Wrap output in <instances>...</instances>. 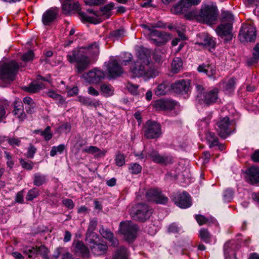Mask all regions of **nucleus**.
<instances>
[{
    "instance_id": "1",
    "label": "nucleus",
    "mask_w": 259,
    "mask_h": 259,
    "mask_svg": "<svg viewBox=\"0 0 259 259\" xmlns=\"http://www.w3.org/2000/svg\"><path fill=\"white\" fill-rule=\"evenodd\" d=\"M137 60L133 61L130 65V72L133 77L143 76L149 79L159 75V69L153 65L151 60L150 50L140 48L137 52Z\"/></svg>"
},
{
    "instance_id": "2",
    "label": "nucleus",
    "mask_w": 259,
    "mask_h": 259,
    "mask_svg": "<svg viewBox=\"0 0 259 259\" xmlns=\"http://www.w3.org/2000/svg\"><path fill=\"white\" fill-rule=\"evenodd\" d=\"M99 53V48L96 42L84 47L75 48L68 52L66 58L70 63H76V71L81 73L86 70L91 64L90 58L87 55L96 56Z\"/></svg>"
},
{
    "instance_id": "3",
    "label": "nucleus",
    "mask_w": 259,
    "mask_h": 259,
    "mask_svg": "<svg viewBox=\"0 0 259 259\" xmlns=\"http://www.w3.org/2000/svg\"><path fill=\"white\" fill-rule=\"evenodd\" d=\"M219 11L215 3L209 2L201 5L197 19L200 22L208 24H214L218 19Z\"/></svg>"
},
{
    "instance_id": "4",
    "label": "nucleus",
    "mask_w": 259,
    "mask_h": 259,
    "mask_svg": "<svg viewBox=\"0 0 259 259\" xmlns=\"http://www.w3.org/2000/svg\"><path fill=\"white\" fill-rule=\"evenodd\" d=\"M24 65H19L15 61H11L0 64V79L10 83L15 78L19 67H24Z\"/></svg>"
},
{
    "instance_id": "5",
    "label": "nucleus",
    "mask_w": 259,
    "mask_h": 259,
    "mask_svg": "<svg viewBox=\"0 0 259 259\" xmlns=\"http://www.w3.org/2000/svg\"><path fill=\"white\" fill-rule=\"evenodd\" d=\"M232 124L231 121L227 116L220 117L216 122L215 127L219 136L225 139L230 136L234 130L232 128Z\"/></svg>"
},
{
    "instance_id": "6",
    "label": "nucleus",
    "mask_w": 259,
    "mask_h": 259,
    "mask_svg": "<svg viewBox=\"0 0 259 259\" xmlns=\"http://www.w3.org/2000/svg\"><path fill=\"white\" fill-rule=\"evenodd\" d=\"M201 0H181L179 3L174 6L172 12L176 14H185L186 18L190 19L193 12L187 13L192 6L198 5Z\"/></svg>"
},
{
    "instance_id": "7",
    "label": "nucleus",
    "mask_w": 259,
    "mask_h": 259,
    "mask_svg": "<svg viewBox=\"0 0 259 259\" xmlns=\"http://www.w3.org/2000/svg\"><path fill=\"white\" fill-rule=\"evenodd\" d=\"M152 213V209L143 203L136 205L135 210L131 213L132 218L139 222H145L149 219Z\"/></svg>"
},
{
    "instance_id": "8",
    "label": "nucleus",
    "mask_w": 259,
    "mask_h": 259,
    "mask_svg": "<svg viewBox=\"0 0 259 259\" xmlns=\"http://www.w3.org/2000/svg\"><path fill=\"white\" fill-rule=\"evenodd\" d=\"M144 136L148 139H157L162 134L161 127L158 122L148 120L144 127Z\"/></svg>"
},
{
    "instance_id": "9",
    "label": "nucleus",
    "mask_w": 259,
    "mask_h": 259,
    "mask_svg": "<svg viewBox=\"0 0 259 259\" xmlns=\"http://www.w3.org/2000/svg\"><path fill=\"white\" fill-rule=\"evenodd\" d=\"M138 230L137 226L131 221L122 222L120 223V231L128 241H133L135 239Z\"/></svg>"
},
{
    "instance_id": "10",
    "label": "nucleus",
    "mask_w": 259,
    "mask_h": 259,
    "mask_svg": "<svg viewBox=\"0 0 259 259\" xmlns=\"http://www.w3.org/2000/svg\"><path fill=\"white\" fill-rule=\"evenodd\" d=\"M107 78L109 79H115L120 76L124 72L123 68L116 59H110L106 64Z\"/></svg>"
},
{
    "instance_id": "11",
    "label": "nucleus",
    "mask_w": 259,
    "mask_h": 259,
    "mask_svg": "<svg viewBox=\"0 0 259 259\" xmlns=\"http://www.w3.org/2000/svg\"><path fill=\"white\" fill-rule=\"evenodd\" d=\"M239 37L241 42L254 41L256 38L255 27L251 24H243L240 30Z\"/></svg>"
},
{
    "instance_id": "12",
    "label": "nucleus",
    "mask_w": 259,
    "mask_h": 259,
    "mask_svg": "<svg viewBox=\"0 0 259 259\" xmlns=\"http://www.w3.org/2000/svg\"><path fill=\"white\" fill-rule=\"evenodd\" d=\"M232 25L231 23L221 24L215 29L217 34L223 39L225 42L230 41L233 38Z\"/></svg>"
},
{
    "instance_id": "13",
    "label": "nucleus",
    "mask_w": 259,
    "mask_h": 259,
    "mask_svg": "<svg viewBox=\"0 0 259 259\" xmlns=\"http://www.w3.org/2000/svg\"><path fill=\"white\" fill-rule=\"evenodd\" d=\"M148 38L152 44L156 46L163 45L169 39V35L167 33L156 30L151 31Z\"/></svg>"
},
{
    "instance_id": "14",
    "label": "nucleus",
    "mask_w": 259,
    "mask_h": 259,
    "mask_svg": "<svg viewBox=\"0 0 259 259\" xmlns=\"http://www.w3.org/2000/svg\"><path fill=\"white\" fill-rule=\"evenodd\" d=\"M146 198L148 201H153L156 203L164 204L168 200V198L163 195L161 192L156 189H150L146 193Z\"/></svg>"
},
{
    "instance_id": "15",
    "label": "nucleus",
    "mask_w": 259,
    "mask_h": 259,
    "mask_svg": "<svg viewBox=\"0 0 259 259\" xmlns=\"http://www.w3.org/2000/svg\"><path fill=\"white\" fill-rule=\"evenodd\" d=\"M173 200L175 204L182 208H187L192 205L191 198L186 192L175 194L173 196Z\"/></svg>"
},
{
    "instance_id": "16",
    "label": "nucleus",
    "mask_w": 259,
    "mask_h": 259,
    "mask_svg": "<svg viewBox=\"0 0 259 259\" xmlns=\"http://www.w3.org/2000/svg\"><path fill=\"white\" fill-rule=\"evenodd\" d=\"M83 78L90 83L97 84L105 77L104 72L95 68L83 75Z\"/></svg>"
},
{
    "instance_id": "17",
    "label": "nucleus",
    "mask_w": 259,
    "mask_h": 259,
    "mask_svg": "<svg viewBox=\"0 0 259 259\" xmlns=\"http://www.w3.org/2000/svg\"><path fill=\"white\" fill-rule=\"evenodd\" d=\"M148 156L154 162L162 165H167L172 162L170 156L160 155L158 151L152 149L148 153Z\"/></svg>"
},
{
    "instance_id": "18",
    "label": "nucleus",
    "mask_w": 259,
    "mask_h": 259,
    "mask_svg": "<svg viewBox=\"0 0 259 259\" xmlns=\"http://www.w3.org/2000/svg\"><path fill=\"white\" fill-rule=\"evenodd\" d=\"M191 81L189 79L177 80L171 84V90L176 93L184 94L190 91Z\"/></svg>"
},
{
    "instance_id": "19",
    "label": "nucleus",
    "mask_w": 259,
    "mask_h": 259,
    "mask_svg": "<svg viewBox=\"0 0 259 259\" xmlns=\"http://www.w3.org/2000/svg\"><path fill=\"white\" fill-rule=\"evenodd\" d=\"M219 90L217 89H213L208 92H205L203 97L199 99L198 102L200 104L209 105L214 103L218 98Z\"/></svg>"
},
{
    "instance_id": "20",
    "label": "nucleus",
    "mask_w": 259,
    "mask_h": 259,
    "mask_svg": "<svg viewBox=\"0 0 259 259\" xmlns=\"http://www.w3.org/2000/svg\"><path fill=\"white\" fill-rule=\"evenodd\" d=\"M155 107L159 110H171L179 106V103L171 100H159L155 103Z\"/></svg>"
},
{
    "instance_id": "21",
    "label": "nucleus",
    "mask_w": 259,
    "mask_h": 259,
    "mask_svg": "<svg viewBox=\"0 0 259 259\" xmlns=\"http://www.w3.org/2000/svg\"><path fill=\"white\" fill-rule=\"evenodd\" d=\"M197 70L199 72L205 73L210 79L216 78V67L212 64L203 63L198 66Z\"/></svg>"
},
{
    "instance_id": "22",
    "label": "nucleus",
    "mask_w": 259,
    "mask_h": 259,
    "mask_svg": "<svg viewBox=\"0 0 259 259\" xmlns=\"http://www.w3.org/2000/svg\"><path fill=\"white\" fill-rule=\"evenodd\" d=\"M58 10L52 8L45 11L42 16V22L45 25H50L57 18Z\"/></svg>"
},
{
    "instance_id": "23",
    "label": "nucleus",
    "mask_w": 259,
    "mask_h": 259,
    "mask_svg": "<svg viewBox=\"0 0 259 259\" xmlns=\"http://www.w3.org/2000/svg\"><path fill=\"white\" fill-rule=\"evenodd\" d=\"M196 44L203 47H214L215 46V42L212 37L204 33L197 35Z\"/></svg>"
},
{
    "instance_id": "24",
    "label": "nucleus",
    "mask_w": 259,
    "mask_h": 259,
    "mask_svg": "<svg viewBox=\"0 0 259 259\" xmlns=\"http://www.w3.org/2000/svg\"><path fill=\"white\" fill-rule=\"evenodd\" d=\"M73 246L75 252L79 253L82 257H89L90 256L89 249L83 242L79 240H74Z\"/></svg>"
},
{
    "instance_id": "25",
    "label": "nucleus",
    "mask_w": 259,
    "mask_h": 259,
    "mask_svg": "<svg viewBox=\"0 0 259 259\" xmlns=\"http://www.w3.org/2000/svg\"><path fill=\"white\" fill-rule=\"evenodd\" d=\"M247 174L248 181L252 184H259V168L255 166L250 167Z\"/></svg>"
},
{
    "instance_id": "26",
    "label": "nucleus",
    "mask_w": 259,
    "mask_h": 259,
    "mask_svg": "<svg viewBox=\"0 0 259 259\" xmlns=\"http://www.w3.org/2000/svg\"><path fill=\"white\" fill-rule=\"evenodd\" d=\"M79 9V4L77 2L72 4L71 0H65L62 5V11L65 14H68L72 11L78 10Z\"/></svg>"
},
{
    "instance_id": "27",
    "label": "nucleus",
    "mask_w": 259,
    "mask_h": 259,
    "mask_svg": "<svg viewBox=\"0 0 259 259\" xmlns=\"http://www.w3.org/2000/svg\"><path fill=\"white\" fill-rule=\"evenodd\" d=\"M100 233L104 238L109 240L112 246H116L118 244V240L114 237L113 233L109 230L101 228L100 229Z\"/></svg>"
},
{
    "instance_id": "28",
    "label": "nucleus",
    "mask_w": 259,
    "mask_h": 259,
    "mask_svg": "<svg viewBox=\"0 0 259 259\" xmlns=\"http://www.w3.org/2000/svg\"><path fill=\"white\" fill-rule=\"evenodd\" d=\"M78 100L82 105L97 108L101 104L99 100L96 99L92 100L89 97L80 96L79 97Z\"/></svg>"
},
{
    "instance_id": "29",
    "label": "nucleus",
    "mask_w": 259,
    "mask_h": 259,
    "mask_svg": "<svg viewBox=\"0 0 259 259\" xmlns=\"http://www.w3.org/2000/svg\"><path fill=\"white\" fill-rule=\"evenodd\" d=\"M108 246L106 244L98 243L90 249L92 253L96 255L104 254L107 250Z\"/></svg>"
},
{
    "instance_id": "30",
    "label": "nucleus",
    "mask_w": 259,
    "mask_h": 259,
    "mask_svg": "<svg viewBox=\"0 0 259 259\" xmlns=\"http://www.w3.org/2000/svg\"><path fill=\"white\" fill-rule=\"evenodd\" d=\"M100 90L101 94L106 97H110L114 94V89L109 83H102L100 86Z\"/></svg>"
},
{
    "instance_id": "31",
    "label": "nucleus",
    "mask_w": 259,
    "mask_h": 259,
    "mask_svg": "<svg viewBox=\"0 0 259 259\" xmlns=\"http://www.w3.org/2000/svg\"><path fill=\"white\" fill-rule=\"evenodd\" d=\"M154 92L155 95L158 96L166 95L169 92L168 83L163 81L157 85Z\"/></svg>"
},
{
    "instance_id": "32",
    "label": "nucleus",
    "mask_w": 259,
    "mask_h": 259,
    "mask_svg": "<svg viewBox=\"0 0 259 259\" xmlns=\"http://www.w3.org/2000/svg\"><path fill=\"white\" fill-rule=\"evenodd\" d=\"M45 88L42 82L37 81H33L28 87H26L25 90L29 93H34Z\"/></svg>"
},
{
    "instance_id": "33",
    "label": "nucleus",
    "mask_w": 259,
    "mask_h": 259,
    "mask_svg": "<svg viewBox=\"0 0 259 259\" xmlns=\"http://www.w3.org/2000/svg\"><path fill=\"white\" fill-rule=\"evenodd\" d=\"M47 180V176L39 172L35 173L33 175V184L36 186L42 185L46 183Z\"/></svg>"
},
{
    "instance_id": "34",
    "label": "nucleus",
    "mask_w": 259,
    "mask_h": 259,
    "mask_svg": "<svg viewBox=\"0 0 259 259\" xmlns=\"http://www.w3.org/2000/svg\"><path fill=\"white\" fill-rule=\"evenodd\" d=\"M99 235L97 234H86L85 241L90 248L98 243Z\"/></svg>"
},
{
    "instance_id": "35",
    "label": "nucleus",
    "mask_w": 259,
    "mask_h": 259,
    "mask_svg": "<svg viewBox=\"0 0 259 259\" xmlns=\"http://www.w3.org/2000/svg\"><path fill=\"white\" fill-rule=\"evenodd\" d=\"M206 139L209 143L210 148H212L218 145L219 139L214 133L208 131L206 134Z\"/></svg>"
},
{
    "instance_id": "36",
    "label": "nucleus",
    "mask_w": 259,
    "mask_h": 259,
    "mask_svg": "<svg viewBox=\"0 0 259 259\" xmlns=\"http://www.w3.org/2000/svg\"><path fill=\"white\" fill-rule=\"evenodd\" d=\"M183 62L181 58L177 57L175 58L171 63V71L174 73L179 72L182 69Z\"/></svg>"
},
{
    "instance_id": "37",
    "label": "nucleus",
    "mask_w": 259,
    "mask_h": 259,
    "mask_svg": "<svg viewBox=\"0 0 259 259\" xmlns=\"http://www.w3.org/2000/svg\"><path fill=\"white\" fill-rule=\"evenodd\" d=\"M83 151L85 153H88L89 154H95L96 153V156L97 157H101L102 156H104L106 153V151H102L101 150L98 148L97 147L91 146L87 148H85L83 150Z\"/></svg>"
},
{
    "instance_id": "38",
    "label": "nucleus",
    "mask_w": 259,
    "mask_h": 259,
    "mask_svg": "<svg viewBox=\"0 0 259 259\" xmlns=\"http://www.w3.org/2000/svg\"><path fill=\"white\" fill-rule=\"evenodd\" d=\"M128 253L127 249L124 247H120L115 252L113 259H127Z\"/></svg>"
},
{
    "instance_id": "39",
    "label": "nucleus",
    "mask_w": 259,
    "mask_h": 259,
    "mask_svg": "<svg viewBox=\"0 0 259 259\" xmlns=\"http://www.w3.org/2000/svg\"><path fill=\"white\" fill-rule=\"evenodd\" d=\"M221 19L224 23H231L232 24L234 21V17L233 14L228 11H222L221 12Z\"/></svg>"
},
{
    "instance_id": "40",
    "label": "nucleus",
    "mask_w": 259,
    "mask_h": 259,
    "mask_svg": "<svg viewBox=\"0 0 259 259\" xmlns=\"http://www.w3.org/2000/svg\"><path fill=\"white\" fill-rule=\"evenodd\" d=\"M235 84L236 80L234 78H232L226 83L224 87V89L227 93H231L234 91Z\"/></svg>"
},
{
    "instance_id": "41",
    "label": "nucleus",
    "mask_w": 259,
    "mask_h": 259,
    "mask_svg": "<svg viewBox=\"0 0 259 259\" xmlns=\"http://www.w3.org/2000/svg\"><path fill=\"white\" fill-rule=\"evenodd\" d=\"M39 195V191L36 188H33L28 191L26 196V199L27 201H32L34 198L38 197Z\"/></svg>"
},
{
    "instance_id": "42",
    "label": "nucleus",
    "mask_w": 259,
    "mask_h": 259,
    "mask_svg": "<svg viewBox=\"0 0 259 259\" xmlns=\"http://www.w3.org/2000/svg\"><path fill=\"white\" fill-rule=\"evenodd\" d=\"M142 166L137 163H132L129 164L128 171L132 174H138L141 172Z\"/></svg>"
},
{
    "instance_id": "43",
    "label": "nucleus",
    "mask_w": 259,
    "mask_h": 259,
    "mask_svg": "<svg viewBox=\"0 0 259 259\" xmlns=\"http://www.w3.org/2000/svg\"><path fill=\"white\" fill-rule=\"evenodd\" d=\"M199 235L201 239L206 243H209L210 241L211 235L208 230L202 228L199 231Z\"/></svg>"
},
{
    "instance_id": "44",
    "label": "nucleus",
    "mask_w": 259,
    "mask_h": 259,
    "mask_svg": "<svg viewBox=\"0 0 259 259\" xmlns=\"http://www.w3.org/2000/svg\"><path fill=\"white\" fill-rule=\"evenodd\" d=\"M253 55V57L248 61V63L250 65L255 63L257 59H259V43L256 44L254 48Z\"/></svg>"
},
{
    "instance_id": "45",
    "label": "nucleus",
    "mask_w": 259,
    "mask_h": 259,
    "mask_svg": "<svg viewBox=\"0 0 259 259\" xmlns=\"http://www.w3.org/2000/svg\"><path fill=\"white\" fill-rule=\"evenodd\" d=\"M64 149L65 145L63 144H60L58 146H53L50 151V155L52 157H54L57 153H62Z\"/></svg>"
},
{
    "instance_id": "46",
    "label": "nucleus",
    "mask_w": 259,
    "mask_h": 259,
    "mask_svg": "<svg viewBox=\"0 0 259 259\" xmlns=\"http://www.w3.org/2000/svg\"><path fill=\"white\" fill-rule=\"evenodd\" d=\"M13 113L14 115L20 120H23L26 117V114L24 113L23 109L18 108L17 106H15Z\"/></svg>"
},
{
    "instance_id": "47",
    "label": "nucleus",
    "mask_w": 259,
    "mask_h": 259,
    "mask_svg": "<svg viewBox=\"0 0 259 259\" xmlns=\"http://www.w3.org/2000/svg\"><path fill=\"white\" fill-rule=\"evenodd\" d=\"M125 31L123 29H119L111 31L110 33V36L115 39H119L124 36Z\"/></svg>"
},
{
    "instance_id": "48",
    "label": "nucleus",
    "mask_w": 259,
    "mask_h": 259,
    "mask_svg": "<svg viewBox=\"0 0 259 259\" xmlns=\"http://www.w3.org/2000/svg\"><path fill=\"white\" fill-rule=\"evenodd\" d=\"M98 224L96 218H94L90 221L89 225L86 234H96L94 231Z\"/></svg>"
},
{
    "instance_id": "49",
    "label": "nucleus",
    "mask_w": 259,
    "mask_h": 259,
    "mask_svg": "<svg viewBox=\"0 0 259 259\" xmlns=\"http://www.w3.org/2000/svg\"><path fill=\"white\" fill-rule=\"evenodd\" d=\"M23 253L27 255L29 258L33 257L37 254L36 247H26L24 248Z\"/></svg>"
},
{
    "instance_id": "50",
    "label": "nucleus",
    "mask_w": 259,
    "mask_h": 259,
    "mask_svg": "<svg viewBox=\"0 0 259 259\" xmlns=\"http://www.w3.org/2000/svg\"><path fill=\"white\" fill-rule=\"evenodd\" d=\"M20 163L23 168L26 169V170H30L32 169L34 164V162H33L32 161H27L22 158L20 159Z\"/></svg>"
},
{
    "instance_id": "51",
    "label": "nucleus",
    "mask_w": 259,
    "mask_h": 259,
    "mask_svg": "<svg viewBox=\"0 0 259 259\" xmlns=\"http://www.w3.org/2000/svg\"><path fill=\"white\" fill-rule=\"evenodd\" d=\"M37 254L41 255L44 259H49L48 256V249L45 246L36 247Z\"/></svg>"
},
{
    "instance_id": "52",
    "label": "nucleus",
    "mask_w": 259,
    "mask_h": 259,
    "mask_svg": "<svg viewBox=\"0 0 259 259\" xmlns=\"http://www.w3.org/2000/svg\"><path fill=\"white\" fill-rule=\"evenodd\" d=\"M8 142L10 145L14 148L19 146L21 144L20 139L15 137H8Z\"/></svg>"
},
{
    "instance_id": "53",
    "label": "nucleus",
    "mask_w": 259,
    "mask_h": 259,
    "mask_svg": "<svg viewBox=\"0 0 259 259\" xmlns=\"http://www.w3.org/2000/svg\"><path fill=\"white\" fill-rule=\"evenodd\" d=\"M115 163L118 166H122L125 163V156L123 154L118 153L115 159Z\"/></svg>"
},
{
    "instance_id": "54",
    "label": "nucleus",
    "mask_w": 259,
    "mask_h": 259,
    "mask_svg": "<svg viewBox=\"0 0 259 259\" xmlns=\"http://www.w3.org/2000/svg\"><path fill=\"white\" fill-rule=\"evenodd\" d=\"M36 148L32 144H30L28 147L27 151L25 155L28 158H33L34 156V154L36 152Z\"/></svg>"
},
{
    "instance_id": "55",
    "label": "nucleus",
    "mask_w": 259,
    "mask_h": 259,
    "mask_svg": "<svg viewBox=\"0 0 259 259\" xmlns=\"http://www.w3.org/2000/svg\"><path fill=\"white\" fill-rule=\"evenodd\" d=\"M34 58V53L32 51H29L27 53L24 54L22 56V60L25 62L27 63L29 61H31L33 60Z\"/></svg>"
},
{
    "instance_id": "56",
    "label": "nucleus",
    "mask_w": 259,
    "mask_h": 259,
    "mask_svg": "<svg viewBox=\"0 0 259 259\" xmlns=\"http://www.w3.org/2000/svg\"><path fill=\"white\" fill-rule=\"evenodd\" d=\"M114 7V4L113 3H110L107 5H106L103 7L101 8V13L103 15H107L108 16L110 11L113 9Z\"/></svg>"
},
{
    "instance_id": "57",
    "label": "nucleus",
    "mask_w": 259,
    "mask_h": 259,
    "mask_svg": "<svg viewBox=\"0 0 259 259\" xmlns=\"http://www.w3.org/2000/svg\"><path fill=\"white\" fill-rule=\"evenodd\" d=\"M23 102L24 104H27L28 106H29L32 107V110H30V111H35V105L33 100L30 97H25L23 99Z\"/></svg>"
},
{
    "instance_id": "58",
    "label": "nucleus",
    "mask_w": 259,
    "mask_h": 259,
    "mask_svg": "<svg viewBox=\"0 0 259 259\" xmlns=\"http://www.w3.org/2000/svg\"><path fill=\"white\" fill-rule=\"evenodd\" d=\"M196 90L197 93V100L199 101V99L203 97V95L205 94L204 91V88L202 85L198 84H196Z\"/></svg>"
},
{
    "instance_id": "59",
    "label": "nucleus",
    "mask_w": 259,
    "mask_h": 259,
    "mask_svg": "<svg viewBox=\"0 0 259 259\" xmlns=\"http://www.w3.org/2000/svg\"><path fill=\"white\" fill-rule=\"evenodd\" d=\"M59 130L61 133H68L71 130V125L69 123H63L59 126Z\"/></svg>"
},
{
    "instance_id": "60",
    "label": "nucleus",
    "mask_w": 259,
    "mask_h": 259,
    "mask_svg": "<svg viewBox=\"0 0 259 259\" xmlns=\"http://www.w3.org/2000/svg\"><path fill=\"white\" fill-rule=\"evenodd\" d=\"M126 88L127 90L133 94H137V89L138 86L133 84L132 82H127L126 84Z\"/></svg>"
},
{
    "instance_id": "61",
    "label": "nucleus",
    "mask_w": 259,
    "mask_h": 259,
    "mask_svg": "<svg viewBox=\"0 0 259 259\" xmlns=\"http://www.w3.org/2000/svg\"><path fill=\"white\" fill-rule=\"evenodd\" d=\"M106 0H85L86 5L89 6L99 5L105 3Z\"/></svg>"
},
{
    "instance_id": "62",
    "label": "nucleus",
    "mask_w": 259,
    "mask_h": 259,
    "mask_svg": "<svg viewBox=\"0 0 259 259\" xmlns=\"http://www.w3.org/2000/svg\"><path fill=\"white\" fill-rule=\"evenodd\" d=\"M195 219L199 225L205 224L208 221V220L206 217L200 214L196 215Z\"/></svg>"
},
{
    "instance_id": "63",
    "label": "nucleus",
    "mask_w": 259,
    "mask_h": 259,
    "mask_svg": "<svg viewBox=\"0 0 259 259\" xmlns=\"http://www.w3.org/2000/svg\"><path fill=\"white\" fill-rule=\"evenodd\" d=\"M233 191L231 190H226L224 192L223 198L225 201H229L232 198Z\"/></svg>"
},
{
    "instance_id": "64",
    "label": "nucleus",
    "mask_w": 259,
    "mask_h": 259,
    "mask_svg": "<svg viewBox=\"0 0 259 259\" xmlns=\"http://www.w3.org/2000/svg\"><path fill=\"white\" fill-rule=\"evenodd\" d=\"M62 203L68 209H72L74 206L71 199L66 198L62 200Z\"/></svg>"
}]
</instances>
